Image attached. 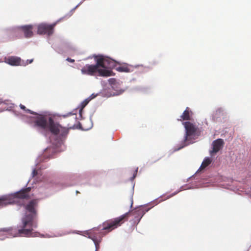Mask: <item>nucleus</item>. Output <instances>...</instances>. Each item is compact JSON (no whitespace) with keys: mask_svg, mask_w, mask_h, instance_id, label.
<instances>
[{"mask_svg":"<svg viewBox=\"0 0 251 251\" xmlns=\"http://www.w3.org/2000/svg\"><path fill=\"white\" fill-rule=\"evenodd\" d=\"M37 201L35 200L30 201L25 206V213L22 218V222L18 226V229L9 228L4 229L6 231L13 234V236L36 237L39 235L38 232H32L33 228L38 226L37 218Z\"/></svg>","mask_w":251,"mask_h":251,"instance_id":"f257e3e1","label":"nucleus"},{"mask_svg":"<svg viewBox=\"0 0 251 251\" xmlns=\"http://www.w3.org/2000/svg\"><path fill=\"white\" fill-rule=\"evenodd\" d=\"M34 126L44 130H49L50 133L55 135L57 143H62L66 138L69 133V128L63 127L59 124L54 121L49 117L48 119L44 116H40L36 118L34 122Z\"/></svg>","mask_w":251,"mask_h":251,"instance_id":"f03ea898","label":"nucleus"},{"mask_svg":"<svg viewBox=\"0 0 251 251\" xmlns=\"http://www.w3.org/2000/svg\"><path fill=\"white\" fill-rule=\"evenodd\" d=\"M96 64L95 65L87 64L83 67L81 72L82 74L89 75H95L98 73L99 75L101 76H110V70H107L105 65V59L102 55H95Z\"/></svg>","mask_w":251,"mask_h":251,"instance_id":"7ed1b4c3","label":"nucleus"},{"mask_svg":"<svg viewBox=\"0 0 251 251\" xmlns=\"http://www.w3.org/2000/svg\"><path fill=\"white\" fill-rule=\"evenodd\" d=\"M30 189V188L28 187L13 194L2 196L0 198V207L14 203L23 205V203L22 202V201H23V199L29 198V192Z\"/></svg>","mask_w":251,"mask_h":251,"instance_id":"20e7f679","label":"nucleus"},{"mask_svg":"<svg viewBox=\"0 0 251 251\" xmlns=\"http://www.w3.org/2000/svg\"><path fill=\"white\" fill-rule=\"evenodd\" d=\"M185 129L184 140L182 143V146L179 148L181 149L192 143V140L194 137L198 136L200 134L199 129L195 124L190 122H185L183 123Z\"/></svg>","mask_w":251,"mask_h":251,"instance_id":"39448f33","label":"nucleus"},{"mask_svg":"<svg viewBox=\"0 0 251 251\" xmlns=\"http://www.w3.org/2000/svg\"><path fill=\"white\" fill-rule=\"evenodd\" d=\"M136 214H142V216L144 214L142 209L141 208H139L132 211L126 212L120 217L111 220V231L121 226L126 221H127L131 215H134Z\"/></svg>","mask_w":251,"mask_h":251,"instance_id":"423d86ee","label":"nucleus"},{"mask_svg":"<svg viewBox=\"0 0 251 251\" xmlns=\"http://www.w3.org/2000/svg\"><path fill=\"white\" fill-rule=\"evenodd\" d=\"M111 69H115L119 72L129 73L131 71V67L126 63H121L116 62L111 58Z\"/></svg>","mask_w":251,"mask_h":251,"instance_id":"0eeeda50","label":"nucleus"},{"mask_svg":"<svg viewBox=\"0 0 251 251\" xmlns=\"http://www.w3.org/2000/svg\"><path fill=\"white\" fill-rule=\"evenodd\" d=\"M56 23L51 25L42 23L38 25L37 33L39 34H47L49 36L52 35L53 33L54 27Z\"/></svg>","mask_w":251,"mask_h":251,"instance_id":"6e6552de","label":"nucleus"},{"mask_svg":"<svg viewBox=\"0 0 251 251\" xmlns=\"http://www.w3.org/2000/svg\"><path fill=\"white\" fill-rule=\"evenodd\" d=\"M103 235V232L100 231L99 228H94L89 232V237L94 241L97 249Z\"/></svg>","mask_w":251,"mask_h":251,"instance_id":"1a4fd4ad","label":"nucleus"},{"mask_svg":"<svg viewBox=\"0 0 251 251\" xmlns=\"http://www.w3.org/2000/svg\"><path fill=\"white\" fill-rule=\"evenodd\" d=\"M115 81V79L111 78V97L120 95L125 91V90L121 88V84L116 83Z\"/></svg>","mask_w":251,"mask_h":251,"instance_id":"9d476101","label":"nucleus"},{"mask_svg":"<svg viewBox=\"0 0 251 251\" xmlns=\"http://www.w3.org/2000/svg\"><path fill=\"white\" fill-rule=\"evenodd\" d=\"M224 142L222 139H218L214 140L212 143V150L210 151V154L216 153L222 149L224 146Z\"/></svg>","mask_w":251,"mask_h":251,"instance_id":"9b49d317","label":"nucleus"},{"mask_svg":"<svg viewBox=\"0 0 251 251\" xmlns=\"http://www.w3.org/2000/svg\"><path fill=\"white\" fill-rule=\"evenodd\" d=\"M5 62L12 66L21 65L22 60L20 57L17 56H9L5 59Z\"/></svg>","mask_w":251,"mask_h":251,"instance_id":"f8f14e48","label":"nucleus"},{"mask_svg":"<svg viewBox=\"0 0 251 251\" xmlns=\"http://www.w3.org/2000/svg\"><path fill=\"white\" fill-rule=\"evenodd\" d=\"M193 116V112L189 107H186L180 116V119L178 121H189L191 120Z\"/></svg>","mask_w":251,"mask_h":251,"instance_id":"ddd939ff","label":"nucleus"},{"mask_svg":"<svg viewBox=\"0 0 251 251\" xmlns=\"http://www.w3.org/2000/svg\"><path fill=\"white\" fill-rule=\"evenodd\" d=\"M23 31L24 35L26 38H30L33 35V26L32 25H24L21 27Z\"/></svg>","mask_w":251,"mask_h":251,"instance_id":"4468645a","label":"nucleus"},{"mask_svg":"<svg viewBox=\"0 0 251 251\" xmlns=\"http://www.w3.org/2000/svg\"><path fill=\"white\" fill-rule=\"evenodd\" d=\"M212 162V160L209 157H206L202 161L201 166L200 168V170H202L207 167Z\"/></svg>","mask_w":251,"mask_h":251,"instance_id":"2eb2a0df","label":"nucleus"},{"mask_svg":"<svg viewBox=\"0 0 251 251\" xmlns=\"http://www.w3.org/2000/svg\"><path fill=\"white\" fill-rule=\"evenodd\" d=\"M100 95L102 97H110V91L108 88L103 89L100 93Z\"/></svg>","mask_w":251,"mask_h":251,"instance_id":"dca6fc26","label":"nucleus"},{"mask_svg":"<svg viewBox=\"0 0 251 251\" xmlns=\"http://www.w3.org/2000/svg\"><path fill=\"white\" fill-rule=\"evenodd\" d=\"M20 107L22 109H23V110H24L25 112H26L27 113H30L31 114H33V115H37V114L36 113H35L28 109H27L25 106H24V105H23L22 104H20Z\"/></svg>","mask_w":251,"mask_h":251,"instance_id":"f3484780","label":"nucleus"},{"mask_svg":"<svg viewBox=\"0 0 251 251\" xmlns=\"http://www.w3.org/2000/svg\"><path fill=\"white\" fill-rule=\"evenodd\" d=\"M90 100L89 99L85 100L82 103H81V110L88 103V102L90 101Z\"/></svg>","mask_w":251,"mask_h":251,"instance_id":"a211bd4d","label":"nucleus"},{"mask_svg":"<svg viewBox=\"0 0 251 251\" xmlns=\"http://www.w3.org/2000/svg\"><path fill=\"white\" fill-rule=\"evenodd\" d=\"M109 229H110V224L108 223L106 226L102 227V228L101 230H107L108 231Z\"/></svg>","mask_w":251,"mask_h":251,"instance_id":"6ab92c4d","label":"nucleus"},{"mask_svg":"<svg viewBox=\"0 0 251 251\" xmlns=\"http://www.w3.org/2000/svg\"><path fill=\"white\" fill-rule=\"evenodd\" d=\"M97 96H98V94L95 95L94 94H92L88 99L90 100H91L96 98Z\"/></svg>","mask_w":251,"mask_h":251,"instance_id":"aec40b11","label":"nucleus"},{"mask_svg":"<svg viewBox=\"0 0 251 251\" xmlns=\"http://www.w3.org/2000/svg\"><path fill=\"white\" fill-rule=\"evenodd\" d=\"M37 174H38L37 170H36V169H34L32 171L33 176H37Z\"/></svg>","mask_w":251,"mask_h":251,"instance_id":"412c9836","label":"nucleus"},{"mask_svg":"<svg viewBox=\"0 0 251 251\" xmlns=\"http://www.w3.org/2000/svg\"><path fill=\"white\" fill-rule=\"evenodd\" d=\"M66 60L68 61V62H71V63H74L75 62V60L74 59H71V58H69V57L66 59Z\"/></svg>","mask_w":251,"mask_h":251,"instance_id":"4be33fe9","label":"nucleus"},{"mask_svg":"<svg viewBox=\"0 0 251 251\" xmlns=\"http://www.w3.org/2000/svg\"><path fill=\"white\" fill-rule=\"evenodd\" d=\"M104 58L105 59V64H106V63L107 62V63H108V64H109V62H108L107 60H106L104 57ZM105 65L107 67V70H108V68H109V67H108V65H107L106 64H105Z\"/></svg>","mask_w":251,"mask_h":251,"instance_id":"5701e85b","label":"nucleus"},{"mask_svg":"<svg viewBox=\"0 0 251 251\" xmlns=\"http://www.w3.org/2000/svg\"><path fill=\"white\" fill-rule=\"evenodd\" d=\"M137 173V170L135 171V172H134V174H134V176H133V177H134V178L135 177V176H136V175Z\"/></svg>","mask_w":251,"mask_h":251,"instance_id":"b1692460","label":"nucleus"},{"mask_svg":"<svg viewBox=\"0 0 251 251\" xmlns=\"http://www.w3.org/2000/svg\"><path fill=\"white\" fill-rule=\"evenodd\" d=\"M110 74H111V76H112V75H114V74L113 73V72L112 71H111Z\"/></svg>","mask_w":251,"mask_h":251,"instance_id":"393cba45","label":"nucleus"},{"mask_svg":"<svg viewBox=\"0 0 251 251\" xmlns=\"http://www.w3.org/2000/svg\"><path fill=\"white\" fill-rule=\"evenodd\" d=\"M32 61H33V60H32V59H31V60H29V63H32Z\"/></svg>","mask_w":251,"mask_h":251,"instance_id":"a878e982","label":"nucleus"},{"mask_svg":"<svg viewBox=\"0 0 251 251\" xmlns=\"http://www.w3.org/2000/svg\"><path fill=\"white\" fill-rule=\"evenodd\" d=\"M76 115H75V117L74 118H75V119H76Z\"/></svg>","mask_w":251,"mask_h":251,"instance_id":"bb28decb","label":"nucleus"}]
</instances>
